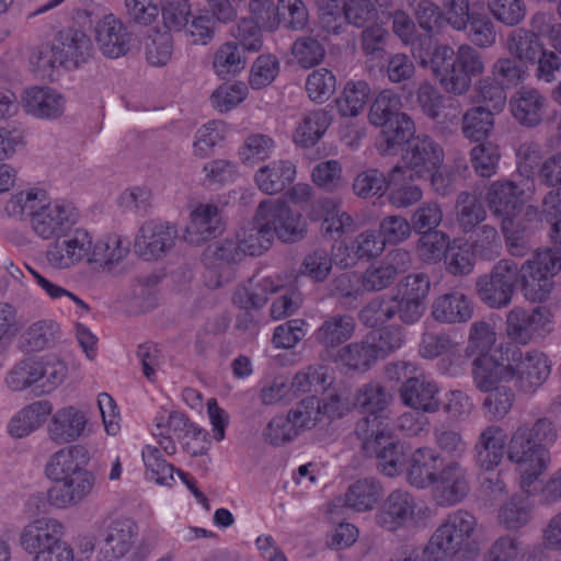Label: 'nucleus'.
<instances>
[{
    "label": "nucleus",
    "mask_w": 561,
    "mask_h": 561,
    "mask_svg": "<svg viewBox=\"0 0 561 561\" xmlns=\"http://www.w3.org/2000/svg\"><path fill=\"white\" fill-rule=\"evenodd\" d=\"M43 191L20 192L5 206L10 216L28 217L32 230L44 240L57 239L69 231L78 221L77 209L67 202L45 203Z\"/></svg>",
    "instance_id": "1"
},
{
    "label": "nucleus",
    "mask_w": 561,
    "mask_h": 561,
    "mask_svg": "<svg viewBox=\"0 0 561 561\" xmlns=\"http://www.w3.org/2000/svg\"><path fill=\"white\" fill-rule=\"evenodd\" d=\"M420 64L430 66L444 90L455 95L465 94L472 78L484 71L481 54L469 45H461L457 51L448 45L428 47Z\"/></svg>",
    "instance_id": "2"
},
{
    "label": "nucleus",
    "mask_w": 561,
    "mask_h": 561,
    "mask_svg": "<svg viewBox=\"0 0 561 561\" xmlns=\"http://www.w3.org/2000/svg\"><path fill=\"white\" fill-rule=\"evenodd\" d=\"M477 519L468 511L449 513L425 546L427 561H447L469 546Z\"/></svg>",
    "instance_id": "3"
},
{
    "label": "nucleus",
    "mask_w": 561,
    "mask_h": 561,
    "mask_svg": "<svg viewBox=\"0 0 561 561\" xmlns=\"http://www.w3.org/2000/svg\"><path fill=\"white\" fill-rule=\"evenodd\" d=\"M561 268V254L550 249L539 250L519 270L520 289L531 302L546 301L553 287V276Z\"/></svg>",
    "instance_id": "4"
},
{
    "label": "nucleus",
    "mask_w": 561,
    "mask_h": 561,
    "mask_svg": "<svg viewBox=\"0 0 561 561\" xmlns=\"http://www.w3.org/2000/svg\"><path fill=\"white\" fill-rule=\"evenodd\" d=\"M507 459L515 463L520 473V488L530 495L531 485L547 470L550 453L540 443L531 442L525 431H515L507 444Z\"/></svg>",
    "instance_id": "5"
},
{
    "label": "nucleus",
    "mask_w": 561,
    "mask_h": 561,
    "mask_svg": "<svg viewBox=\"0 0 561 561\" xmlns=\"http://www.w3.org/2000/svg\"><path fill=\"white\" fill-rule=\"evenodd\" d=\"M518 279V264L512 260L502 259L488 273L477 278L474 285L477 296L489 308H505L512 302Z\"/></svg>",
    "instance_id": "6"
},
{
    "label": "nucleus",
    "mask_w": 561,
    "mask_h": 561,
    "mask_svg": "<svg viewBox=\"0 0 561 561\" xmlns=\"http://www.w3.org/2000/svg\"><path fill=\"white\" fill-rule=\"evenodd\" d=\"M535 192L534 179L520 181L499 180L490 184L485 201L491 213L502 220H513L525 206V202Z\"/></svg>",
    "instance_id": "7"
},
{
    "label": "nucleus",
    "mask_w": 561,
    "mask_h": 561,
    "mask_svg": "<svg viewBox=\"0 0 561 561\" xmlns=\"http://www.w3.org/2000/svg\"><path fill=\"white\" fill-rule=\"evenodd\" d=\"M100 556L103 561H119L133 549L138 527L129 518H104L98 526Z\"/></svg>",
    "instance_id": "8"
},
{
    "label": "nucleus",
    "mask_w": 561,
    "mask_h": 561,
    "mask_svg": "<svg viewBox=\"0 0 561 561\" xmlns=\"http://www.w3.org/2000/svg\"><path fill=\"white\" fill-rule=\"evenodd\" d=\"M261 219L265 227L271 229L273 239L277 237L282 242H296L302 239L306 232L304 217L291 210L288 204L280 199H265L260 203Z\"/></svg>",
    "instance_id": "9"
},
{
    "label": "nucleus",
    "mask_w": 561,
    "mask_h": 561,
    "mask_svg": "<svg viewBox=\"0 0 561 561\" xmlns=\"http://www.w3.org/2000/svg\"><path fill=\"white\" fill-rule=\"evenodd\" d=\"M91 249L90 233L82 228H71L48 245L46 260L55 268H69L84 259L89 262Z\"/></svg>",
    "instance_id": "10"
},
{
    "label": "nucleus",
    "mask_w": 561,
    "mask_h": 561,
    "mask_svg": "<svg viewBox=\"0 0 561 561\" xmlns=\"http://www.w3.org/2000/svg\"><path fill=\"white\" fill-rule=\"evenodd\" d=\"M178 230L170 222L149 220L142 224L134 240V252L145 261L159 260L175 245Z\"/></svg>",
    "instance_id": "11"
},
{
    "label": "nucleus",
    "mask_w": 561,
    "mask_h": 561,
    "mask_svg": "<svg viewBox=\"0 0 561 561\" xmlns=\"http://www.w3.org/2000/svg\"><path fill=\"white\" fill-rule=\"evenodd\" d=\"M435 499L442 506L460 503L469 493V472L459 460H440V469L434 482Z\"/></svg>",
    "instance_id": "12"
},
{
    "label": "nucleus",
    "mask_w": 561,
    "mask_h": 561,
    "mask_svg": "<svg viewBox=\"0 0 561 561\" xmlns=\"http://www.w3.org/2000/svg\"><path fill=\"white\" fill-rule=\"evenodd\" d=\"M279 285L270 276L254 277L249 280L248 285L238 287L232 300L244 312L238 316L237 328L244 331L252 329L255 322L249 310L263 307L267 301V296L275 293Z\"/></svg>",
    "instance_id": "13"
},
{
    "label": "nucleus",
    "mask_w": 561,
    "mask_h": 561,
    "mask_svg": "<svg viewBox=\"0 0 561 561\" xmlns=\"http://www.w3.org/2000/svg\"><path fill=\"white\" fill-rule=\"evenodd\" d=\"M404 169L419 178L440 168L444 160L442 147L427 135L415 136L403 150Z\"/></svg>",
    "instance_id": "14"
},
{
    "label": "nucleus",
    "mask_w": 561,
    "mask_h": 561,
    "mask_svg": "<svg viewBox=\"0 0 561 561\" xmlns=\"http://www.w3.org/2000/svg\"><path fill=\"white\" fill-rule=\"evenodd\" d=\"M54 50L59 66L70 70L88 61L93 51L90 37L82 31L66 28L57 33Z\"/></svg>",
    "instance_id": "15"
},
{
    "label": "nucleus",
    "mask_w": 561,
    "mask_h": 561,
    "mask_svg": "<svg viewBox=\"0 0 561 561\" xmlns=\"http://www.w3.org/2000/svg\"><path fill=\"white\" fill-rule=\"evenodd\" d=\"M54 482L47 491L48 502L57 508H68L79 505L91 494L95 477L92 472H81Z\"/></svg>",
    "instance_id": "16"
},
{
    "label": "nucleus",
    "mask_w": 561,
    "mask_h": 561,
    "mask_svg": "<svg viewBox=\"0 0 561 561\" xmlns=\"http://www.w3.org/2000/svg\"><path fill=\"white\" fill-rule=\"evenodd\" d=\"M21 103L25 113L38 119H58L66 110L65 96L48 87H31L26 89L22 95Z\"/></svg>",
    "instance_id": "17"
},
{
    "label": "nucleus",
    "mask_w": 561,
    "mask_h": 561,
    "mask_svg": "<svg viewBox=\"0 0 561 561\" xmlns=\"http://www.w3.org/2000/svg\"><path fill=\"white\" fill-rule=\"evenodd\" d=\"M515 386L524 393H534L548 379L551 367L547 356L538 351L522 354L513 367Z\"/></svg>",
    "instance_id": "18"
},
{
    "label": "nucleus",
    "mask_w": 561,
    "mask_h": 561,
    "mask_svg": "<svg viewBox=\"0 0 561 561\" xmlns=\"http://www.w3.org/2000/svg\"><path fill=\"white\" fill-rule=\"evenodd\" d=\"M439 388L424 375L409 377L402 382L400 398L402 402L419 411L435 413L439 410Z\"/></svg>",
    "instance_id": "19"
},
{
    "label": "nucleus",
    "mask_w": 561,
    "mask_h": 561,
    "mask_svg": "<svg viewBox=\"0 0 561 561\" xmlns=\"http://www.w3.org/2000/svg\"><path fill=\"white\" fill-rule=\"evenodd\" d=\"M64 525L55 518H38L27 524L20 536L22 548L35 556L44 549L62 542L60 540L64 535Z\"/></svg>",
    "instance_id": "20"
},
{
    "label": "nucleus",
    "mask_w": 561,
    "mask_h": 561,
    "mask_svg": "<svg viewBox=\"0 0 561 561\" xmlns=\"http://www.w3.org/2000/svg\"><path fill=\"white\" fill-rule=\"evenodd\" d=\"M95 41L103 55L118 58L130 49L131 34L121 20L106 14L95 26Z\"/></svg>",
    "instance_id": "21"
},
{
    "label": "nucleus",
    "mask_w": 561,
    "mask_h": 561,
    "mask_svg": "<svg viewBox=\"0 0 561 561\" xmlns=\"http://www.w3.org/2000/svg\"><path fill=\"white\" fill-rule=\"evenodd\" d=\"M90 455L82 445H72L54 453L45 466L46 476L53 480L80 476L81 472H90L85 469Z\"/></svg>",
    "instance_id": "22"
},
{
    "label": "nucleus",
    "mask_w": 561,
    "mask_h": 561,
    "mask_svg": "<svg viewBox=\"0 0 561 561\" xmlns=\"http://www.w3.org/2000/svg\"><path fill=\"white\" fill-rule=\"evenodd\" d=\"M474 387L483 392L502 386L514 378L512 365H504L493 354H481L472 362Z\"/></svg>",
    "instance_id": "23"
},
{
    "label": "nucleus",
    "mask_w": 561,
    "mask_h": 561,
    "mask_svg": "<svg viewBox=\"0 0 561 561\" xmlns=\"http://www.w3.org/2000/svg\"><path fill=\"white\" fill-rule=\"evenodd\" d=\"M505 445L506 436L500 426L485 427L473 447L474 463L484 471H493L504 457Z\"/></svg>",
    "instance_id": "24"
},
{
    "label": "nucleus",
    "mask_w": 561,
    "mask_h": 561,
    "mask_svg": "<svg viewBox=\"0 0 561 561\" xmlns=\"http://www.w3.org/2000/svg\"><path fill=\"white\" fill-rule=\"evenodd\" d=\"M88 417L75 405L64 407L51 416L48 436L57 444H68L80 438L85 430Z\"/></svg>",
    "instance_id": "25"
},
{
    "label": "nucleus",
    "mask_w": 561,
    "mask_h": 561,
    "mask_svg": "<svg viewBox=\"0 0 561 561\" xmlns=\"http://www.w3.org/2000/svg\"><path fill=\"white\" fill-rule=\"evenodd\" d=\"M513 117L523 126L535 127L543 118L547 98L537 89L523 87L510 101Z\"/></svg>",
    "instance_id": "26"
},
{
    "label": "nucleus",
    "mask_w": 561,
    "mask_h": 561,
    "mask_svg": "<svg viewBox=\"0 0 561 561\" xmlns=\"http://www.w3.org/2000/svg\"><path fill=\"white\" fill-rule=\"evenodd\" d=\"M415 506L409 492L394 490L376 514V522L380 527L393 531L413 518Z\"/></svg>",
    "instance_id": "27"
},
{
    "label": "nucleus",
    "mask_w": 561,
    "mask_h": 561,
    "mask_svg": "<svg viewBox=\"0 0 561 561\" xmlns=\"http://www.w3.org/2000/svg\"><path fill=\"white\" fill-rule=\"evenodd\" d=\"M221 216L217 206L201 204L191 213V221L185 229V240L199 244L221 232Z\"/></svg>",
    "instance_id": "28"
},
{
    "label": "nucleus",
    "mask_w": 561,
    "mask_h": 561,
    "mask_svg": "<svg viewBox=\"0 0 561 561\" xmlns=\"http://www.w3.org/2000/svg\"><path fill=\"white\" fill-rule=\"evenodd\" d=\"M388 202L396 208L410 207L422 199V188L414 183L413 173L396 165L388 173Z\"/></svg>",
    "instance_id": "29"
},
{
    "label": "nucleus",
    "mask_w": 561,
    "mask_h": 561,
    "mask_svg": "<svg viewBox=\"0 0 561 561\" xmlns=\"http://www.w3.org/2000/svg\"><path fill=\"white\" fill-rule=\"evenodd\" d=\"M473 314V302L460 291H450L438 296L432 306L433 318L442 323H463Z\"/></svg>",
    "instance_id": "30"
},
{
    "label": "nucleus",
    "mask_w": 561,
    "mask_h": 561,
    "mask_svg": "<svg viewBox=\"0 0 561 561\" xmlns=\"http://www.w3.org/2000/svg\"><path fill=\"white\" fill-rule=\"evenodd\" d=\"M549 311L542 307H536L531 311L514 308L507 314V335L519 343H527L533 334L542 329L548 321Z\"/></svg>",
    "instance_id": "31"
},
{
    "label": "nucleus",
    "mask_w": 561,
    "mask_h": 561,
    "mask_svg": "<svg viewBox=\"0 0 561 561\" xmlns=\"http://www.w3.org/2000/svg\"><path fill=\"white\" fill-rule=\"evenodd\" d=\"M414 134L413 119L405 113L397 115L381 128L376 142L377 149L383 156L397 154L403 145H408L414 138Z\"/></svg>",
    "instance_id": "32"
},
{
    "label": "nucleus",
    "mask_w": 561,
    "mask_h": 561,
    "mask_svg": "<svg viewBox=\"0 0 561 561\" xmlns=\"http://www.w3.org/2000/svg\"><path fill=\"white\" fill-rule=\"evenodd\" d=\"M364 451L368 457L376 459L377 469L388 477L399 473L404 463L403 448L392 434L381 440L366 443Z\"/></svg>",
    "instance_id": "33"
},
{
    "label": "nucleus",
    "mask_w": 561,
    "mask_h": 561,
    "mask_svg": "<svg viewBox=\"0 0 561 561\" xmlns=\"http://www.w3.org/2000/svg\"><path fill=\"white\" fill-rule=\"evenodd\" d=\"M296 176V167L289 160H274L257 169L254 181L266 194H277L290 185Z\"/></svg>",
    "instance_id": "34"
},
{
    "label": "nucleus",
    "mask_w": 561,
    "mask_h": 561,
    "mask_svg": "<svg viewBox=\"0 0 561 561\" xmlns=\"http://www.w3.org/2000/svg\"><path fill=\"white\" fill-rule=\"evenodd\" d=\"M356 328L355 319L345 313L327 316L314 331L316 341L325 348H335L348 341Z\"/></svg>",
    "instance_id": "35"
},
{
    "label": "nucleus",
    "mask_w": 561,
    "mask_h": 561,
    "mask_svg": "<svg viewBox=\"0 0 561 561\" xmlns=\"http://www.w3.org/2000/svg\"><path fill=\"white\" fill-rule=\"evenodd\" d=\"M443 460L435 450L422 447L411 456L408 467V480L416 488H426L434 484Z\"/></svg>",
    "instance_id": "36"
},
{
    "label": "nucleus",
    "mask_w": 561,
    "mask_h": 561,
    "mask_svg": "<svg viewBox=\"0 0 561 561\" xmlns=\"http://www.w3.org/2000/svg\"><path fill=\"white\" fill-rule=\"evenodd\" d=\"M381 495V485L374 478L357 480L351 484L344 495L335 500V505H341L354 512L373 510Z\"/></svg>",
    "instance_id": "37"
},
{
    "label": "nucleus",
    "mask_w": 561,
    "mask_h": 561,
    "mask_svg": "<svg viewBox=\"0 0 561 561\" xmlns=\"http://www.w3.org/2000/svg\"><path fill=\"white\" fill-rule=\"evenodd\" d=\"M261 215V207L259 205L253 222L242 228L237 234L243 254L252 256L261 255L272 245L274 239L271 229L265 227Z\"/></svg>",
    "instance_id": "38"
},
{
    "label": "nucleus",
    "mask_w": 561,
    "mask_h": 561,
    "mask_svg": "<svg viewBox=\"0 0 561 561\" xmlns=\"http://www.w3.org/2000/svg\"><path fill=\"white\" fill-rule=\"evenodd\" d=\"M332 123V115L327 108L307 113L294 131L296 145L309 148L314 146Z\"/></svg>",
    "instance_id": "39"
},
{
    "label": "nucleus",
    "mask_w": 561,
    "mask_h": 561,
    "mask_svg": "<svg viewBox=\"0 0 561 561\" xmlns=\"http://www.w3.org/2000/svg\"><path fill=\"white\" fill-rule=\"evenodd\" d=\"M51 403L47 400L33 402L23 408L9 423V433L22 438L37 430L51 413Z\"/></svg>",
    "instance_id": "40"
},
{
    "label": "nucleus",
    "mask_w": 561,
    "mask_h": 561,
    "mask_svg": "<svg viewBox=\"0 0 561 561\" xmlns=\"http://www.w3.org/2000/svg\"><path fill=\"white\" fill-rule=\"evenodd\" d=\"M385 242L375 230H365L357 234L345 247L346 257L340 260V264L350 267L358 260H370L379 256L385 250Z\"/></svg>",
    "instance_id": "41"
},
{
    "label": "nucleus",
    "mask_w": 561,
    "mask_h": 561,
    "mask_svg": "<svg viewBox=\"0 0 561 561\" xmlns=\"http://www.w3.org/2000/svg\"><path fill=\"white\" fill-rule=\"evenodd\" d=\"M248 62L245 50L236 42L220 45L213 56V69L220 79L236 77Z\"/></svg>",
    "instance_id": "42"
},
{
    "label": "nucleus",
    "mask_w": 561,
    "mask_h": 561,
    "mask_svg": "<svg viewBox=\"0 0 561 561\" xmlns=\"http://www.w3.org/2000/svg\"><path fill=\"white\" fill-rule=\"evenodd\" d=\"M399 306L397 296H377L362 308L358 318L367 328L381 327L397 317Z\"/></svg>",
    "instance_id": "43"
},
{
    "label": "nucleus",
    "mask_w": 561,
    "mask_h": 561,
    "mask_svg": "<svg viewBox=\"0 0 561 561\" xmlns=\"http://www.w3.org/2000/svg\"><path fill=\"white\" fill-rule=\"evenodd\" d=\"M168 431L172 432L179 439L191 437L199 442L198 447H192L188 442L185 443L184 448L192 454V456H201L205 454L208 433L199 427L197 424L190 421L185 414L173 411L167 419Z\"/></svg>",
    "instance_id": "44"
},
{
    "label": "nucleus",
    "mask_w": 561,
    "mask_h": 561,
    "mask_svg": "<svg viewBox=\"0 0 561 561\" xmlns=\"http://www.w3.org/2000/svg\"><path fill=\"white\" fill-rule=\"evenodd\" d=\"M493 126L494 117L489 107L474 106L462 115L461 131L469 140L483 142L491 135Z\"/></svg>",
    "instance_id": "45"
},
{
    "label": "nucleus",
    "mask_w": 561,
    "mask_h": 561,
    "mask_svg": "<svg viewBox=\"0 0 561 561\" xmlns=\"http://www.w3.org/2000/svg\"><path fill=\"white\" fill-rule=\"evenodd\" d=\"M370 88L364 80L348 81L342 94L335 100L337 112L343 117H355L365 108Z\"/></svg>",
    "instance_id": "46"
},
{
    "label": "nucleus",
    "mask_w": 561,
    "mask_h": 561,
    "mask_svg": "<svg viewBox=\"0 0 561 561\" xmlns=\"http://www.w3.org/2000/svg\"><path fill=\"white\" fill-rule=\"evenodd\" d=\"M59 337V325L51 319L38 320L32 323L22 335L24 346L30 352L51 347Z\"/></svg>",
    "instance_id": "47"
},
{
    "label": "nucleus",
    "mask_w": 561,
    "mask_h": 561,
    "mask_svg": "<svg viewBox=\"0 0 561 561\" xmlns=\"http://www.w3.org/2000/svg\"><path fill=\"white\" fill-rule=\"evenodd\" d=\"M308 22V11L301 0H278L270 18V28L284 25L286 28L302 30Z\"/></svg>",
    "instance_id": "48"
},
{
    "label": "nucleus",
    "mask_w": 561,
    "mask_h": 561,
    "mask_svg": "<svg viewBox=\"0 0 561 561\" xmlns=\"http://www.w3.org/2000/svg\"><path fill=\"white\" fill-rule=\"evenodd\" d=\"M261 24L270 27V19L263 21L254 15L251 18H243L231 28V35L243 50L250 53H257L261 50L263 46Z\"/></svg>",
    "instance_id": "49"
},
{
    "label": "nucleus",
    "mask_w": 561,
    "mask_h": 561,
    "mask_svg": "<svg viewBox=\"0 0 561 561\" xmlns=\"http://www.w3.org/2000/svg\"><path fill=\"white\" fill-rule=\"evenodd\" d=\"M392 400L391 393L378 382H369L362 386L355 398V405L363 413L388 414L387 408Z\"/></svg>",
    "instance_id": "50"
},
{
    "label": "nucleus",
    "mask_w": 561,
    "mask_h": 561,
    "mask_svg": "<svg viewBox=\"0 0 561 561\" xmlns=\"http://www.w3.org/2000/svg\"><path fill=\"white\" fill-rule=\"evenodd\" d=\"M456 215L462 231L470 232L485 219L486 211L474 194L461 192L456 202Z\"/></svg>",
    "instance_id": "51"
},
{
    "label": "nucleus",
    "mask_w": 561,
    "mask_h": 561,
    "mask_svg": "<svg viewBox=\"0 0 561 561\" xmlns=\"http://www.w3.org/2000/svg\"><path fill=\"white\" fill-rule=\"evenodd\" d=\"M507 48L520 61L535 62L542 49V44L533 31L517 28L510 34Z\"/></svg>",
    "instance_id": "52"
},
{
    "label": "nucleus",
    "mask_w": 561,
    "mask_h": 561,
    "mask_svg": "<svg viewBox=\"0 0 561 561\" xmlns=\"http://www.w3.org/2000/svg\"><path fill=\"white\" fill-rule=\"evenodd\" d=\"M276 148L274 139L265 134H251L239 148L238 154L243 164L254 165L268 159Z\"/></svg>",
    "instance_id": "53"
},
{
    "label": "nucleus",
    "mask_w": 561,
    "mask_h": 561,
    "mask_svg": "<svg viewBox=\"0 0 561 561\" xmlns=\"http://www.w3.org/2000/svg\"><path fill=\"white\" fill-rule=\"evenodd\" d=\"M400 107L401 101L399 95L391 90H383L376 96L370 106L369 122L382 128L390 121H393L394 116L404 114L400 112Z\"/></svg>",
    "instance_id": "54"
},
{
    "label": "nucleus",
    "mask_w": 561,
    "mask_h": 561,
    "mask_svg": "<svg viewBox=\"0 0 561 561\" xmlns=\"http://www.w3.org/2000/svg\"><path fill=\"white\" fill-rule=\"evenodd\" d=\"M368 343L367 336L360 342L347 344L339 351L341 362L347 366L348 369L365 371L378 357Z\"/></svg>",
    "instance_id": "55"
},
{
    "label": "nucleus",
    "mask_w": 561,
    "mask_h": 561,
    "mask_svg": "<svg viewBox=\"0 0 561 561\" xmlns=\"http://www.w3.org/2000/svg\"><path fill=\"white\" fill-rule=\"evenodd\" d=\"M502 249L501 238L495 227L491 225H482L474 231L470 250L474 256L485 261L496 259Z\"/></svg>",
    "instance_id": "56"
},
{
    "label": "nucleus",
    "mask_w": 561,
    "mask_h": 561,
    "mask_svg": "<svg viewBox=\"0 0 561 561\" xmlns=\"http://www.w3.org/2000/svg\"><path fill=\"white\" fill-rule=\"evenodd\" d=\"M355 435L362 440L363 450L366 449V443L381 440V438L391 435L388 414L364 413L356 423Z\"/></svg>",
    "instance_id": "57"
},
{
    "label": "nucleus",
    "mask_w": 561,
    "mask_h": 561,
    "mask_svg": "<svg viewBox=\"0 0 561 561\" xmlns=\"http://www.w3.org/2000/svg\"><path fill=\"white\" fill-rule=\"evenodd\" d=\"M366 336L378 358H383L400 348L404 342L403 329L400 325L382 327L373 330Z\"/></svg>",
    "instance_id": "58"
},
{
    "label": "nucleus",
    "mask_w": 561,
    "mask_h": 561,
    "mask_svg": "<svg viewBox=\"0 0 561 561\" xmlns=\"http://www.w3.org/2000/svg\"><path fill=\"white\" fill-rule=\"evenodd\" d=\"M420 234L416 249L423 262L433 264L445 257L449 249V237L445 232L425 231Z\"/></svg>",
    "instance_id": "59"
},
{
    "label": "nucleus",
    "mask_w": 561,
    "mask_h": 561,
    "mask_svg": "<svg viewBox=\"0 0 561 561\" xmlns=\"http://www.w3.org/2000/svg\"><path fill=\"white\" fill-rule=\"evenodd\" d=\"M39 362L26 358L15 364L7 374L5 385L12 391H22L38 383Z\"/></svg>",
    "instance_id": "60"
},
{
    "label": "nucleus",
    "mask_w": 561,
    "mask_h": 561,
    "mask_svg": "<svg viewBox=\"0 0 561 561\" xmlns=\"http://www.w3.org/2000/svg\"><path fill=\"white\" fill-rule=\"evenodd\" d=\"M433 435L436 447L449 460L461 461L466 456L468 444L460 432L442 426L434 428Z\"/></svg>",
    "instance_id": "61"
},
{
    "label": "nucleus",
    "mask_w": 561,
    "mask_h": 561,
    "mask_svg": "<svg viewBox=\"0 0 561 561\" xmlns=\"http://www.w3.org/2000/svg\"><path fill=\"white\" fill-rule=\"evenodd\" d=\"M474 171L483 178H490L496 173L501 152L499 146L491 141H483L474 146L470 152Z\"/></svg>",
    "instance_id": "62"
},
{
    "label": "nucleus",
    "mask_w": 561,
    "mask_h": 561,
    "mask_svg": "<svg viewBox=\"0 0 561 561\" xmlns=\"http://www.w3.org/2000/svg\"><path fill=\"white\" fill-rule=\"evenodd\" d=\"M533 507L529 501L522 496H513L500 510L499 518L507 529H518L531 518Z\"/></svg>",
    "instance_id": "63"
},
{
    "label": "nucleus",
    "mask_w": 561,
    "mask_h": 561,
    "mask_svg": "<svg viewBox=\"0 0 561 561\" xmlns=\"http://www.w3.org/2000/svg\"><path fill=\"white\" fill-rule=\"evenodd\" d=\"M142 460L150 480L167 485L174 480L175 468L162 457L158 447L146 446L142 450Z\"/></svg>",
    "instance_id": "64"
}]
</instances>
